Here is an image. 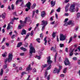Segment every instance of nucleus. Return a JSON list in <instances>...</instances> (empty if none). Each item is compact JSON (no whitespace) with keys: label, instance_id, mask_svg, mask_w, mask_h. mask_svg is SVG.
I'll list each match as a JSON object with an SVG mask.
<instances>
[{"label":"nucleus","instance_id":"nucleus-19","mask_svg":"<svg viewBox=\"0 0 80 80\" xmlns=\"http://www.w3.org/2000/svg\"><path fill=\"white\" fill-rule=\"evenodd\" d=\"M22 45V42H20L18 44L17 47H20Z\"/></svg>","mask_w":80,"mask_h":80},{"label":"nucleus","instance_id":"nucleus-49","mask_svg":"<svg viewBox=\"0 0 80 80\" xmlns=\"http://www.w3.org/2000/svg\"><path fill=\"white\" fill-rule=\"evenodd\" d=\"M28 43L25 42L24 44V46L25 47H28Z\"/></svg>","mask_w":80,"mask_h":80},{"label":"nucleus","instance_id":"nucleus-38","mask_svg":"<svg viewBox=\"0 0 80 80\" xmlns=\"http://www.w3.org/2000/svg\"><path fill=\"white\" fill-rule=\"evenodd\" d=\"M27 23V21L25 20L23 22V24L21 25L22 26H24L25 25V24L24 23Z\"/></svg>","mask_w":80,"mask_h":80},{"label":"nucleus","instance_id":"nucleus-15","mask_svg":"<svg viewBox=\"0 0 80 80\" xmlns=\"http://www.w3.org/2000/svg\"><path fill=\"white\" fill-rule=\"evenodd\" d=\"M24 1L23 0H17L16 2V4L18 5V3L19 2H24Z\"/></svg>","mask_w":80,"mask_h":80},{"label":"nucleus","instance_id":"nucleus-13","mask_svg":"<svg viewBox=\"0 0 80 80\" xmlns=\"http://www.w3.org/2000/svg\"><path fill=\"white\" fill-rule=\"evenodd\" d=\"M73 51H74V49L72 50L69 51L70 52L69 53V56L70 57H72L73 55Z\"/></svg>","mask_w":80,"mask_h":80},{"label":"nucleus","instance_id":"nucleus-48","mask_svg":"<svg viewBox=\"0 0 80 80\" xmlns=\"http://www.w3.org/2000/svg\"><path fill=\"white\" fill-rule=\"evenodd\" d=\"M62 66H59V69H58V70H59L60 71V70H61V69H62Z\"/></svg>","mask_w":80,"mask_h":80},{"label":"nucleus","instance_id":"nucleus-63","mask_svg":"<svg viewBox=\"0 0 80 80\" xmlns=\"http://www.w3.org/2000/svg\"><path fill=\"white\" fill-rule=\"evenodd\" d=\"M78 65H80V60H78Z\"/></svg>","mask_w":80,"mask_h":80},{"label":"nucleus","instance_id":"nucleus-43","mask_svg":"<svg viewBox=\"0 0 80 80\" xmlns=\"http://www.w3.org/2000/svg\"><path fill=\"white\" fill-rule=\"evenodd\" d=\"M5 41V38H3L1 42V43H3Z\"/></svg>","mask_w":80,"mask_h":80},{"label":"nucleus","instance_id":"nucleus-61","mask_svg":"<svg viewBox=\"0 0 80 80\" xmlns=\"http://www.w3.org/2000/svg\"><path fill=\"white\" fill-rule=\"evenodd\" d=\"M55 15L56 16V19H58V14H57V13H56Z\"/></svg>","mask_w":80,"mask_h":80},{"label":"nucleus","instance_id":"nucleus-52","mask_svg":"<svg viewBox=\"0 0 80 80\" xmlns=\"http://www.w3.org/2000/svg\"><path fill=\"white\" fill-rule=\"evenodd\" d=\"M42 66L44 68H45V67H47V64H46L44 65H42Z\"/></svg>","mask_w":80,"mask_h":80},{"label":"nucleus","instance_id":"nucleus-40","mask_svg":"<svg viewBox=\"0 0 80 80\" xmlns=\"http://www.w3.org/2000/svg\"><path fill=\"white\" fill-rule=\"evenodd\" d=\"M29 47L30 48V49L31 48H33V49H35V48H33V47L32 46V43H31L30 44V46H29Z\"/></svg>","mask_w":80,"mask_h":80},{"label":"nucleus","instance_id":"nucleus-26","mask_svg":"<svg viewBox=\"0 0 80 80\" xmlns=\"http://www.w3.org/2000/svg\"><path fill=\"white\" fill-rule=\"evenodd\" d=\"M36 7V3H34L32 5V8L33 9L35 8V7Z\"/></svg>","mask_w":80,"mask_h":80},{"label":"nucleus","instance_id":"nucleus-35","mask_svg":"<svg viewBox=\"0 0 80 80\" xmlns=\"http://www.w3.org/2000/svg\"><path fill=\"white\" fill-rule=\"evenodd\" d=\"M72 21H69L68 23H66V24H68V25H71L72 24Z\"/></svg>","mask_w":80,"mask_h":80},{"label":"nucleus","instance_id":"nucleus-39","mask_svg":"<svg viewBox=\"0 0 80 80\" xmlns=\"http://www.w3.org/2000/svg\"><path fill=\"white\" fill-rule=\"evenodd\" d=\"M20 6L21 7H23L24 6V3H23V2H22L21 4H20Z\"/></svg>","mask_w":80,"mask_h":80},{"label":"nucleus","instance_id":"nucleus-34","mask_svg":"<svg viewBox=\"0 0 80 80\" xmlns=\"http://www.w3.org/2000/svg\"><path fill=\"white\" fill-rule=\"evenodd\" d=\"M36 41H37L38 43H40V38H37L36 39Z\"/></svg>","mask_w":80,"mask_h":80},{"label":"nucleus","instance_id":"nucleus-27","mask_svg":"<svg viewBox=\"0 0 80 80\" xmlns=\"http://www.w3.org/2000/svg\"><path fill=\"white\" fill-rule=\"evenodd\" d=\"M34 33V32L33 30H32L31 32V33L30 34V36H33V35Z\"/></svg>","mask_w":80,"mask_h":80},{"label":"nucleus","instance_id":"nucleus-57","mask_svg":"<svg viewBox=\"0 0 80 80\" xmlns=\"http://www.w3.org/2000/svg\"><path fill=\"white\" fill-rule=\"evenodd\" d=\"M22 26V24L21 25H19L18 26V27L19 28V29H22V27L21 26Z\"/></svg>","mask_w":80,"mask_h":80},{"label":"nucleus","instance_id":"nucleus-18","mask_svg":"<svg viewBox=\"0 0 80 80\" xmlns=\"http://www.w3.org/2000/svg\"><path fill=\"white\" fill-rule=\"evenodd\" d=\"M42 23H43L42 24V25H47L48 23H47V21H45V20L42 21Z\"/></svg>","mask_w":80,"mask_h":80},{"label":"nucleus","instance_id":"nucleus-42","mask_svg":"<svg viewBox=\"0 0 80 80\" xmlns=\"http://www.w3.org/2000/svg\"><path fill=\"white\" fill-rule=\"evenodd\" d=\"M15 38V35L13 34L11 37V38H12V39H14Z\"/></svg>","mask_w":80,"mask_h":80},{"label":"nucleus","instance_id":"nucleus-24","mask_svg":"<svg viewBox=\"0 0 80 80\" xmlns=\"http://www.w3.org/2000/svg\"><path fill=\"white\" fill-rule=\"evenodd\" d=\"M5 13L4 12L2 14V18H5Z\"/></svg>","mask_w":80,"mask_h":80},{"label":"nucleus","instance_id":"nucleus-56","mask_svg":"<svg viewBox=\"0 0 80 80\" xmlns=\"http://www.w3.org/2000/svg\"><path fill=\"white\" fill-rule=\"evenodd\" d=\"M43 33H41L40 34V38H43V36L42 35Z\"/></svg>","mask_w":80,"mask_h":80},{"label":"nucleus","instance_id":"nucleus-53","mask_svg":"<svg viewBox=\"0 0 80 80\" xmlns=\"http://www.w3.org/2000/svg\"><path fill=\"white\" fill-rule=\"evenodd\" d=\"M50 75H49L48 77H47V79L48 80H50Z\"/></svg>","mask_w":80,"mask_h":80},{"label":"nucleus","instance_id":"nucleus-2","mask_svg":"<svg viewBox=\"0 0 80 80\" xmlns=\"http://www.w3.org/2000/svg\"><path fill=\"white\" fill-rule=\"evenodd\" d=\"M66 38H67L66 36L63 35V34H60V41H64V40H65Z\"/></svg>","mask_w":80,"mask_h":80},{"label":"nucleus","instance_id":"nucleus-54","mask_svg":"<svg viewBox=\"0 0 80 80\" xmlns=\"http://www.w3.org/2000/svg\"><path fill=\"white\" fill-rule=\"evenodd\" d=\"M77 34H75V35H74L73 38H77Z\"/></svg>","mask_w":80,"mask_h":80},{"label":"nucleus","instance_id":"nucleus-9","mask_svg":"<svg viewBox=\"0 0 80 80\" xmlns=\"http://www.w3.org/2000/svg\"><path fill=\"white\" fill-rule=\"evenodd\" d=\"M41 15L42 18H44L45 17V15H46V12L44 11H42Z\"/></svg>","mask_w":80,"mask_h":80},{"label":"nucleus","instance_id":"nucleus-17","mask_svg":"<svg viewBox=\"0 0 80 80\" xmlns=\"http://www.w3.org/2000/svg\"><path fill=\"white\" fill-rule=\"evenodd\" d=\"M27 70H32V68H31V65L29 64L28 66V67L26 68Z\"/></svg>","mask_w":80,"mask_h":80},{"label":"nucleus","instance_id":"nucleus-11","mask_svg":"<svg viewBox=\"0 0 80 80\" xmlns=\"http://www.w3.org/2000/svg\"><path fill=\"white\" fill-rule=\"evenodd\" d=\"M26 33L27 31L24 29H22V32H21V34L22 35H26Z\"/></svg>","mask_w":80,"mask_h":80},{"label":"nucleus","instance_id":"nucleus-20","mask_svg":"<svg viewBox=\"0 0 80 80\" xmlns=\"http://www.w3.org/2000/svg\"><path fill=\"white\" fill-rule=\"evenodd\" d=\"M3 73V69H1L0 72V75L1 76H2Z\"/></svg>","mask_w":80,"mask_h":80},{"label":"nucleus","instance_id":"nucleus-47","mask_svg":"<svg viewBox=\"0 0 80 80\" xmlns=\"http://www.w3.org/2000/svg\"><path fill=\"white\" fill-rule=\"evenodd\" d=\"M73 59L74 61H76L77 60V57H73Z\"/></svg>","mask_w":80,"mask_h":80},{"label":"nucleus","instance_id":"nucleus-59","mask_svg":"<svg viewBox=\"0 0 80 80\" xmlns=\"http://www.w3.org/2000/svg\"><path fill=\"white\" fill-rule=\"evenodd\" d=\"M41 1L42 2V4H43L46 2V0H41Z\"/></svg>","mask_w":80,"mask_h":80},{"label":"nucleus","instance_id":"nucleus-1","mask_svg":"<svg viewBox=\"0 0 80 80\" xmlns=\"http://www.w3.org/2000/svg\"><path fill=\"white\" fill-rule=\"evenodd\" d=\"M12 57H13V55H12V54H10L9 55L8 58L6 59L4 63H5V64L4 66V69H6V68H7L8 64L7 63V62L8 61V62L9 63H10V62L12 60Z\"/></svg>","mask_w":80,"mask_h":80},{"label":"nucleus","instance_id":"nucleus-25","mask_svg":"<svg viewBox=\"0 0 80 80\" xmlns=\"http://www.w3.org/2000/svg\"><path fill=\"white\" fill-rule=\"evenodd\" d=\"M48 74V73H47V71H45V74H44V78H46V77H47V76Z\"/></svg>","mask_w":80,"mask_h":80},{"label":"nucleus","instance_id":"nucleus-4","mask_svg":"<svg viewBox=\"0 0 80 80\" xmlns=\"http://www.w3.org/2000/svg\"><path fill=\"white\" fill-rule=\"evenodd\" d=\"M64 63L65 65H70V62L69 61V60H68V58H65Z\"/></svg>","mask_w":80,"mask_h":80},{"label":"nucleus","instance_id":"nucleus-32","mask_svg":"<svg viewBox=\"0 0 80 80\" xmlns=\"http://www.w3.org/2000/svg\"><path fill=\"white\" fill-rule=\"evenodd\" d=\"M59 46L60 48H62V47H64V44L60 43L59 44Z\"/></svg>","mask_w":80,"mask_h":80},{"label":"nucleus","instance_id":"nucleus-10","mask_svg":"<svg viewBox=\"0 0 80 80\" xmlns=\"http://www.w3.org/2000/svg\"><path fill=\"white\" fill-rule=\"evenodd\" d=\"M56 3V1H54L53 2V1H52L51 2V4L52 7H54V6L55 5Z\"/></svg>","mask_w":80,"mask_h":80},{"label":"nucleus","instance_id":"nucleus-28","mask_svg":"<svg viewBox=\"0 0 80 80\" xmlns=\"http://www.w3.org/2000/svg\"><path fill=\"white\" fill-rule=\"evenodd\" d=\"M7 52H5L4 54L2 55V56L3 57H5L7 56Z\"/></svg>","mask_w":80,"mask_h":80},{"label":"nucleus","instance_id":"nucleus-60","mask_svg":"<svg viewBox=\"0 0 80 80\" xmlns=\"http://www.w3.org/2000/svg\"><path fill=\"white\" fill-rule=\"evenodd\" d=\"M20 23H21V25H23V22L22 21V20H20Z\"/></svg>","mask_w":80,"mask_h":80},{"label":"nucleus","instance_id":"nucleus-6","mask_svg":"<svg viewBox=\"0 0 80 80\" xmlns=\"http://www.w3.org/2000/svg\"><path fill=\"white\" fill-rule=\"evenodd\" d=\"M32 53H35V49H33V48H31L29 50L30 57L32 56Z\"/></svg>","mask_w":80,"mask_h":80},{"label":"nucleus","instance_id":"nucleus-37","mask_svg":"<svg viewBox=\"0 0 80 80\" xmlns=\"http://www.w3.org/2000/svg\"><path fill=\"white\" fill-rule=\"evenodd\" d=\"M25 74H27V72H23L22 73L21 76H23V75H25Z\"/></svg>","mask_w":80,"mask_h":80},{"label":"nucleus","instance_id":"nucleus-30","mask_svg":"<svg viewBox=\"0 0 80 80\" xmlns=\"http://www.w3.org/2000/svg\"><path fill=\"white\" fill-rule=\"evenodd\" d=\"M60 10H61V8L60 7H59L56 10L57 12H60Z\"/></svg>","mask_w":80,"mask_h":80},{"label":"nucleus","instance_id":"nucleus-41","mask_svg":"<svg viewBox=\"0 0 80 80\" xmlns=\"http://www.w3.org/2000/svg\"><path fill=\"white\" fill-rule=\"evenodd\" d=\"M33 73H35V72H37V69H35V68H34L32 71Z\"/></svg>","mask_w":80,"mask_h":80},{"label":"nucleus","instance_id":"nucleus-51","mask_svg":"<svg viewBox=\"0 0 80 80\" xmlns=\"http://www.w3.org/2000/svg\"><path fill=\"white\" fill-rule=\"evenodd\" d=\"M35 11H33L32 12V18H33V16H34V15H35Z\"/></svg>","mask_w":80,"mask_h":80},{"label":"nucleus","instance_id":"nucleus-22","mask_svg":"<svg viewBox=\"0 0 80 80\" xmlns=\"http://www.w3.org/2000/svg\"><path fill=\"white\" fill-rule=\"evenodd\" d=\"M67 68H66L63 70V72L64 73H66L67 72Z\"/></svg>","mask_w":80,"mask_h":80},{"label":"nucleus","instance_id":"nucleus-55","mask_svg":"<svg viewBox=\"0 0 80 80\" xmlns=\"http://www.w3.org/2000/svg\"><path fill=\"white\" fill-rule=\"evenodd\" d=\"M60 77H65V75L63 74H61Z\"/></svg>","mask_w":80,"mask_h":80},{"label":"nucleus","instance_id":"nucleus-62","mask_svg":"<svg viewBox=\"0 0 80 80\" xmlns=\"http://www.w3.org/2000/svg\"><path fill=\"white\" fill-rule=\"evenodd\" d=\"M78 27H76L75 28V30L76 31H78Z\"/></svg>","mask_w":80,"mask_h":80},{"label":"nucleus","instance_id":"nucleus-50","mask_svg":"<svg viewBox=\"0 0 80 80\" xmlns=\"http://www.w3.org/2000/svg\"><path fill=\"white\" fill-rule=\"evenodd\" d=\"M62 61V58H61V57H60L59 58V62H61Z\"/></svg>","mask_w":80,"mask_h":80},{"label":"nucleus","instance_id":"nucleus-12","mask_svg":"<svg viewBox=\"0 0 80 80\" xmlns=\"http://www.w3.org/2000/svg\"><path fill=\"white\" fill-rule=\"evenodd\" d=\"M69 5L70 4L68 3L66 6L65 8V12H68V7H69Z\"/></svg>","mask_w":80,"mask_h":80},{"label":"nucleus","instance_id":"nucleus-33","mask_svg":"<svg viewBox=\"0 0 80 80\" xmlns=\"http://www.w3.org/2000/svg\"><path fill=\"white\" fill-rule=\"evenodd\" d=\"M29 36H30V34H27L26 36V37L24 39V41H25V40H26L27 39V38H28V37H29Z\"/></svg>","mask_w":80,"mask_h":80},{"label":"nucleus","instance_id":"nucleus-36","mask_svg":"<svg viewBox=\"0 0 80 80\" xmlns=\"http://www.w3.org/2000/svg\"><path fill=\"white\" fill-rule=\"evenodd\" d=\"M72 37H71L70 39L69 40V42H68V43H70V42H72Z\"/></svg>","mask_w":80,"mask_h":80},{"label":"nucleus","instance_id":"nucleus-21","mask_svg":"<svg viewBox=\"0 0 80 80\" xmlns=\"http://www.w3.org/2000/svg\"><path fill=\"white\" fill-rule=\"evenodd\" d=\"M20 49L21 50H23V51H24V52H25L27 50V49H26V48L23 47H21L20 48Z\"/></svg>","mask_w":80,"mask_h":80},{"label":"nucleus","instance_id":"nucleus-44","mask_svg":"<svg viewBox=\"0 0 80 80\" xmlns=\"http://www.w3.org/2000/svg\"><path fill=\"white\" fill-rule=\"evenodd\" d=\"M36 58H37L38 59V60H40V58H41V57H40V56H38L37 55L36 56Z\"/></svg>","mask_w":80,"mask_h":80},{"label":"nucleus","instance_id":"nucleus-5","mask_svg":"<svg viewBox=\"0 0 80 80\" xmlns=\"http://www.w3.org/2000/svg\"><path fill=\"white\" fill-rule=\"evenodd\" d=\"M75 6L74 5H72L71 6L70 8H69V11L71 12H75Z\"/></svg>","mask_w":80,"mask_h":80},{"label":"nucleus","instance_id":"nucleus-3","mask_svg":"<svg viewBox=\"0 0 80 80\" xmlns=\"http://www.w3.org/2000/svg\"><path fill=\"white\" fill-rule=\"evenodd\" d=\"M31 2H29L26 5V6L28 8H26V12H28V10H29L30 9V7H31Z\"/></svg>","mask_w":80,"mask_h":80},{"label":"nucleus","instance_id":"nucleus-29","mask_svg":"<svg viewBox=\"0 0 80 80\" xmlns=\"http://www.w3.org/2000/svg\"><path fill=\"white\" fill-rule=\"evenodd\" d=\"M10 29V24H8L7 28V30H8Z\"/></svg>","mask_w":80,"mask_h":80},{"label":"nucleus","instance_id":"nucleus-46","mask_svg":"<svg viewBox=\"0 0 80 80\" xmlns=\"http://www.w3.org/2000/svg\"><path fill=\"white\" fill-rule=\"evenodd\" d=\"M80 13L79 12H78L77 14V18H79V17H80Z\"/></svg>","mask_w":80,"mask_h":80},{"label":"nucleus","instance_id":"nucleus-16","mask_svg":"<svg viewBox=\"0 0 80 80\" xmlns=\"http://www.w3.org/2000/svg\"><path fill=\"white\" fill-rule=\"evenodd\" d=\"M47 37H46L44 39V41L45 42L44 43V45H47Z\"/></svg>","mask_w":80,"mask_h":80},{"label":"nucleus","instance_id":"nucleus-64","mask_svg":"<svg viewBox=\"0 0 80 80\" xmlns=\"http://www.w3.org/2000/svg\"><path fill=\"white\" fill-rule=\"evenodd\" d=\"M65 16H68V13H65L64 14Z\"/></svg>","mask_w":80,"mask_h":80},{"label":"nucleus","instance_id":"nucleus-45","mask_svg":"<svg viewBox=\"0 0 80 80\" xmlns=\"http://www.w3.org/2000/svg\"><path fill=\"white\" fill-rule=\"evenodd\" d=\"M11 9L12 10H14V5H13V4H12L11 5Z\"/></svg>","mask_w":80,"mask_h":80},{"label":"nucleus","instance_id":"nucleus-8","mask_svg":"<svg viewBox=\"0 0 80 80\" xmlns=\"http://www.w3.org/2000/svg\"><path fill=\"white\" fill-rule=\"evenodd\" d=\"M51 59L50 56H49L47 58V62L48 64H51L52 63V61L51 60Z\"/></svg>","mask_w":80,"mask_h":80},{"label":"nucleus","instance_id":"nucleus-58","mask_svg":"<svg viewBox=\"0 0 80 80\" xmlns=\"http://www.w3.org/2000/svg\"><path fill=\"white\" fill-rule=\"evenodd\" d=\"M45 26H42V30H44L45 29Z\"/></svg>","mask_w":80,"mask_h":80},{"label":"nucleus","instance_id":"nucleus-14","mask_svg":"<svg viewBox=\"0 0 80 80\" xmlns=\"http://www.w3.org/2000/svg\"><path fill=\"white\" fill-rule=\"evenodd\" d=\"M48 66L49 65V67H48L46 69L47 70H50L52 68V65H51V64H48Z\"/></svg>","mask_w":80,"mask_h":80},{"label":"nucleus","instance_id":"nucleus-31","mask_svg":"<svg viewBox=\"0 0 80 80\" xmlns=\"http://www.w3.org/2000/svg\"><path fill=\"white\" fill-rule=\"evenodd\" d=\"M57 54H58V53H56L55 54V55L54 56L55 62L56 61V60H57Z\"/></svg>","mask_w":80,"mask_h":80},{"label":"nucleus","instance_id":"nucleus-7","mask_svg":"<svg viewBox=\"0 0 80 80\" xmlns=\"http://www.w3.org/2000/svg\"><path fill=\"white\" fill-rule=\"evenodd\" d=\"M53 73H57V74H58L60 73V71L58 69H57V68H56L54 69Z\"/></svg>","mask_w":80,"mask_h":80},{"label":"nucleus","instance_id":"nucleus-23","mask_svg":"<svg viewBox=\"0 0 80 80\" xmlns=\"http://www.w3.org/2000/svg\"><path fill=\"white\" fill-rule=\"evenodd\" d=\"M52 35L53 38H55V37H56V34H55V32H53L52 33Z\"/></svg>","mask_w":80,"mask_h":80}]
</instances>
